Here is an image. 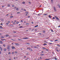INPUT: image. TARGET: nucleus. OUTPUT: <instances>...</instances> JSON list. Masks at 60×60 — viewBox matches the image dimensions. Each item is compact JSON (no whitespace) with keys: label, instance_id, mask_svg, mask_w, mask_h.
Instances as JSON below:
<instances>
[{"label":"nucleus","instance_id":"f257e3e1","mask_svg":"<svg viewBox=\"0 0 60 60\" xmlns=\"http://www.w3.org/2000/svg\"><path fill=\"white\" fill-rule=\"evenodd\" d=\"M55 18L56 19H57V20H59V19L57 17V16H55Z\"/></svg>","mask_w":60,"mask_h":60},{"label":"nucleus","instance_id":"f03ea898","mask_svg":"<svg viewBox=\"0 0 60 60\" xmlns=\"http://www.w3.org/2000/svg\"><path fill=\"white\" fill-rule=\"evenodd\" d=\"M54 9L55 11H56V8H55V7H54Z\"/></svg>","mask_w":60,"mask_h":60},{"label":"nucleus","instance_id":"7ed1b4c3","mask_svg":"<svg viewBox=\"0 0 60 60\" xmlns=\"http://www.w3.org/2000/svg\"><path fill=\"white\" fill-rule=\"evenodd\" d=\"M12 48V49H15V48L14 46H12L11 47Z\"/></svg>","mask_w":60,"mask_h":60},{"label":"nucleus","instance_id":"20e7f679","mask_svg":"<svg viewBox=\"0 0 60 60\" xmlns=\"http://www.w3.org/2000/svg\"><path fill=\"white\" fill-rule=\"evenodd\" d=\"M23 39H28V38L27 37L24 38H22Z\"/></svg>","mask_w":60,"mask_h":60},{"label":"nucleus","instance_id":"39448f33","mask_svg":"<svg viewBox=\"0 0 60 60\" xmlns=\"http://www.w3.org/2000/svg\"><path fill=\"white\" fill-rule=\"evenodd\" d=\"M10 47V46L7 47V49H8V50H10V47Z\"/></svg>","mask_w":60,"mask_h":60},{"label":"nucleus","instance_id":"423d86ee","mask_svg":"<svg viewBox=\"0 0 60 60\" xmlns=\"http://www.w3.org/2000/svg\"><path fill=\"white\" fill-rule=\"evenodd\" d=\"M40 55L41 56H44V54H42V53H41L40 54Z\"/></svg>","mask_w":60,"mask_h":60},{"label":"nucleus","instance_id":"0eeeda50","mask_svg":"<svg viewBox=\"0 0 60 60\" xmlns=\"http://www.w3.org/2000/svg\"><path fill=\"white\" fill-rule=\"evenodd\" d=\"M29 50H30V51H33V50H32V49H31L30 48L29 49Z\"/></svg>","mask_w":60,"mask_h":60},{"label":"nucleus","instance_id":"6e6552de","mask_svg":"<svg viewBox=\"0 0 60 60\" xmlns=\"http://www.w3.org/2000/svg\"><path fill=\"white\" fill-rule=\"evenodd\" d=\"M4 51H6V49H4Z\"/></svg>","mask_w":60,"mask_h":60},{"label":"nucleus","instance_id":"1a4fd4ad","mask_svg":"<svg viewBox=\"0 0 60 60\" xmlns=\"http://www.w3.org/2000/svg\"><path fill=\"white\" fill-rule=\"evenodd\" d=\"M0 43L1 44H3V42L2 41H0Z\"/></svg>","mask_w":60,"mask_h":60},{"label":"nucleus","instance_id":"9d476101","mask_svg":"<svg viewBox=\"0 0 60 60\" xmlns=\"http://www.w3.org/2000/svg\"><path fill=\"white\" fill-rule=\"evenodd\" d=\"M26 26H28L29 25V23H26Z\"/></svg>","mask_w":60,"mask_h":60},{"label":"nucleus","instance_id":"9b49d317","mask_svg":"<svg viewBox=\"0 0 60 60\" xmlns=\"http://www.w3.org/2000/svg\"><path fill=\"white\" fill-rule=\"evenodd\" d=\"M0 29H2V28H3L2 26H0Z\"/></svg>","mask_w":60,"mask_h":60},{"label":"nucleus","instance_id":"f8f14e48","mask_svg":"<svg viewBox=\"0 0 60 60\" xmlns=\"http://www.w3.org/2000/svg\"><path fill=\"white\" fill-rule=\"evenodd\" d=\"M5 36L6 37H8V36H9V35H5Z\"/></svg>","mask_w":60,"mask_h":60},{"label":"nucleus","instance_id":"ddd939ff","mask_svg":"<svg viewBox=\"0 0 60 60\" xmlns=\"http://www.w3.org/2000/svg\"><path fill=\"white\" fill-rule=\"evenodd\" d=\"M8 7H10V5L8 4L7 5Z\"/></svg>","mask_w":60,"mask_h":60},{"label":"nucleus","instance_id":"4468645a","mask_svg":"<svg viewBox=\"0 0 60 60\" xmlns=\"http://www.w3.org/2000/svg\"><path fill=\"white\" fill-rule=\"evenodd\" d=\"M57 46H59V47H60V45L59 44H57Z\"/></svg>","mask_w":60,"mask_h":60},{"label":"nucleus","instance_id":"2eb2a0df","mask_svg":"<svg viewBox=\"0 0 60 60\" xmlns=\"http://www.w3.org/2000/svg\"><path fill=\"white\" fill-rule=\"evenodd\" d=\"M56 50V51H57V52H58V51H59V50H58L57 49H56V50Z\"/></svg>","mask_w":60,"mask_h":60},{"label":"nucleus","instance_id":"dca6fc26","mask_svg":"<svg viewBox=\"0 0 60 60\" xmlns=\"http://www.w3.org/2000/svg\"><path fill=\"white\" fill-rule=\"evenodd\" d=\"M13 16H10V18H13Z\"/></svg>","mask_w":60,"mask_h":60},{"label":"nucleus","instance_id":"f3484780","mask_svg":"<svg viewBox=\"0 0 60 60\" xmlns=\"http://www.w3.org/2000/svg\"><path fill=\"white\" fill-rule=\"evenodd\" d=\"M41 15V14H39L38 15V16H40Z\"/></svg>","mask_w":60,"mask_h":60},{"label":"nucleus","instance_id":"a211bd4d","mask_svg":"<svg viewBox=\"0 0 60 60\" xmlns=\"http://www.w3.org/2000/svg\"><path fill=\"white\" fill-rule=\"evenodd\" d=\"M48 17H49L50 18H51V16H50V15H49L48 16Z\"/></svg>","mask_w":60,"mask_h":60},{"label":"nucleus","instance_id":"6ab92c4d","mask_svg":"<svg viewBox=\"0 0 60 60\" xmlns=\"http://www.w3.org/2000/svg\"><path fill=\"white\" fill-rule=\"evenodd\" d=\"M13 26V25L12 24H11V25H10V26H11V27Z\"/></svg>","mask_w":60,"mask_h":60},{"label":"nucleus","instance_id":"aec40b11","mask_svg":"<svg viewBox=\"0 0 60 60\" xmlns=\"http://www.w3.org/2000/svg\"><path fill=\"white\" fill-rule=\"evenodd\" d=\"M49 44H50V45H51V44H52V43H51L49 42Z\"/></svg>","mask_w":60,"mask_h":60},{"label":"nucleus","instance_id":"412c9836","mask_svg":"<svg viewBox=\"0 0 60 60\" xmlns=\"http://www.w3.org/2000/svg\"><path fill=\"white\" fill-rule=\"evenodd\" d=\"M34 48H37V47L36 46H34Z\"/></svg>","mask_w":60,"mask_h":60},{"label":"nucleus","instance_id":"4be33fe9","mask_svg":"<svg viewBox=\"0 0 60 60\" xmlns=\"http://www.w3.org/2000/svg\"><path fill=\"white\" fill-rule=\"evenodd\" d=\"M12 7H14V5H12Z\"/></svg>","mask_w":60,"mask_h":60},{"label":"nucleus","instance_id":"5701e85b","mask_svg":"<svg viewBox=\"0 0 60 60\" xmlns=\"http://www.w3.org/2000/svg\"><path fill=\"white\" fill-rule=\"evenodd\" d=\"M19 23V22H16V24H18Z\"/></svg>","mask_w":60,"mask_h":60},{"label":"nucleus","instance_id":"b1692460","mask_svg":"<svg viewBox=\"0 0 60 60\" xmlns=\"http://www.w3.org/2000/svg\"><path fill=\"white\" fill-rule=\"evenodd\" d=\"M47 14H44L43 15H47Z\"/></svg>","mask_w":60,"mask_h":60},{"label":"nucleus","instance_id":"393cba45","mask_svg":"<svg viewBox=\"0 0 60 60\" xmlns=\"http://www.w3.org/2000/svg\"><path fill=\"white\" fill-rule=\"evenodd\" d=\"M26 14H28V12H26Z\"/></svg>","mask_w":60,"mask_h":60},{"label":"nucleus","instance_id":"a878e982","mask_svg":"<svg viewBox=\"0 0 60 60\" xmlns=\"http://www.w3.org/2000/svg\"><path fill=\"white\" fill-rule=\"evenodd\" d=\"M22 4H25V2L24 1H23L22 2Z\"/></svg>","mask_w":60,"mask_h":60},{"label":"nucleus","instance_id":"bb28decb","mask_svg":"<svg viewBox=\"0 0 60 60\" xmlns=\"http://www.w3.org/2000/svg\"><path fill=\"white\" fill-rule=\"evenodd\" d=\"M37 26H38V25H36L35 26V27H37Z\"/></svg>","mask_w":60,"mask_h":60},{"label":"nucleus","instance_id":"cd10ccee","mask_svg":"<svg viewBox=\"0 0 60 60\" xmlns=\"http://www.w3.org/2000/svg\"><path fill=\"white\" fill-rule=\"evenodd\" d=\"M6 25H8L9 23H7L6 24Z\"/></svg>","mask_w":60,"mask_h":60},{"label":"nucleus","instance_id":"c85d7f7f","mask_svg":"<svg viewBox=\"0 0 60 60\" xmlns=\"http://www.w3.org/2000/svg\"><path fill=\"white\" fill-rule=\"evenodd\" d=\"M11 54V53L10 52H9L8 53V54Z\"/></svg>","mask_w":60,"mask_h":60},{"label":"nucleus","instance_id":"c756f323","mask_svg":"<svg viewBox=\"0 0 60 60\" xmlns=\"http://www.w3.org/2000/svg\"><path fill=\"white\" fill-rule=\"evenodd\" d=\"M13 24L14 25H15V24H16V23H15V22H13Z\"/></svg>","mask_w":60,"mask_h":60},{"label":"nucleus","instance_id":"7c9ffc66","mask_svg":"<svg viewBox=\"0 0 60 60\" xmlns=\"http://www.w3.org/2000/svg\"><path fill=\"white\" fill-rule=\"evenodd\" d=\"M45 60H49V59H45Z\"/></svg>","mask_w":60,"mask_h":60},{"label":"nucleus","instance_id":"2f4dec72","mask_svg":"<svg viewBox=\"0 0 60 60\" xmlns=\"http://www.w3.org/2000/svg\"><path fill=\"white\" fill-rule=\"evenodd\" d=\"M0 49L1 51H2V50H3V49L2 48H0Z\"/></svg>","mask_w":60,"mask_h":60},{"label":"nucleus","instance_id":"473e14b6","mask_svg":"<svg viewBox=\"0 0 60 60\" xmlns=\"http://www.w3.org/2000/svg\"><path fill=\"white\" fill-rule=\"evenodd\" d=\"M1 38H4V37L3 36H2L1 37Z\"/></svg>","mask_w":60,"mask_h":60},{"label":"nucleus","instance_id":"72a5a7b5","mask_svg":"<svg viewBox=\"0 0 60 60\" xmlns=\"http://www.w3.org/2000/svg\"><path fill=\"white\" fill-rule=\"evenodd\" d=\"M17 14H19V13H20V12H17Z\"/></svg>","mask_w":60,"mask_h":60},{"label":"nucleus","instance_id":"f704fd0d","mask_svg":"<svg viewBox=\"0 0 60 60\" xmlns=\"http://www.w3.org/2000/svg\"><path fill=\"white\" fill-rule=\"evenodd\" d=\"M43 33H45V30H43Z\"/></svg>","mask_w":60,"mask_h":60},{"label":"nucleus","instance_id":"c9c22d12","mask_svg":"<svg viewBox=\"0 0 60 60\" xmlns=\"http://www.w3.org/2000/svg\"><path fill=\"white\" fill-rule=\"evenodd\" d=\"M27 44L28 45H30V44L29 43H28Z\"/></svg>","mask_w":60,"mask_h":60},{"label":"nucleus","instance_id":"e433bc0d","mask_svg":"<svg viewBox=\"0 0 60 60\" xmlns=\"http://www.w3.org/2000/svg\"><path fill=\"white\" fill-rule=\"evenodd\" d=\"M44 45H47V44H46V43H44Z\"/></svg>","mask_w":60,"mask_h":60},{"label":"nucleus","instance_id":"4c0bfd02","mask_svg":"<svg viewBox=\"0 0 60 60\" xmlns=\"http://www.w3.org/2000/svg\"><path fill=\"white\" fill-rule=\"evenodd\" d=\"M58 5V6L60 8V5Z\"/></svg>","mask_w":60,"mask_h":60},{"label":"nucleus","instance_id":"58836bf2","mask_svg":"<svg viewBox=\"0 0 60 60\" xmlns=\"http://www.w3.org/2000/svg\"><path fill=\"white\" fill-rule=\"evenodd\" d=\"M52 19H55V17H53V18H52Z\"/></svg>","mask_w":60,"mask_h":60},{"label":"nucleus","instance_id":"ea45409f","mask_svg":"<svg viewBox=\"0 0 60 60\" xmlns=\"http://www.w3.org/2000/svg\"><path fill=\"white\" fill-rule=\"evenodd\" d=\"M58 40H55L54 41H58Z\"/></svg>","mask_w":60,"mask_h":60},{"label":"nucleus","instance_id":"a19ab883","mask_svg":"<svg viewBox=\"0 0 60 60\" xmlns=\"http://www.w3.org/2000/svg\"><path fill=\"white\" fill-rule=\"evenodd\" d=\"M8 23H10V21H9L8 22Z\"/></svg>","mask_w":60,"mask_h":60},{"label":"nucleus","instance_id":"79ce46f5","mask_svg":"<svg viewBox=\"0 0 60 60\" xmlns=\"http://www.w3.org/2000/svg\"><path fill=\"white\" fill-rule=\"evenodd\" d=\"M16 10H19V8H17L16 9Z\"/></svg>","mask_w":60,"mask_h":60},{"label":"nucleus","instance_id":"37998d69","mask_svg":"<svg viewBox=\"0 0 60 60\" xmlns=\"http://www.w3.org/2000/svg\"><path fill=\"white\" fill-rule=\"evenodd\" d=\"M43 49H46V48L44 47H43L42 48Z\"/></svg>","mask_w":60,"mask_h":60},{"label":"nucleus","instance_id":"c03bdc74","mask_svg":"<svg viewBox=\"0 0 60 60\" xmlns=\"http://www.w3.org/2000/svg\"><path fill=\"white\" fill-rule=\"evenodd\" d=\"M19 27V28H21L22 27H23V26H21L20 27Z\"/></svg>","mask_w":60,"mask_h":60},{"label":"nucleus","instance_id":"a18cd8bd","mask_svg":"<svg viewBox=\"0 0 60 60\" xmlns=\"http://www.w3.org/2000/svg\"><path fill=\"white\" fill-rule=\"evenodd\" d=\"M1 41H4V39H1Z\"/></svg>","mask_w":60,"mask_h":60},{"label":"nucleus","instance_id":"49530a36","mask_svg":"<svg viewBox=\"0 0 60 60\" xmlns=\"http://www.w3.org/2000/svg\"><path fill=\"white\" fill-rule=\"evenodd\" d=\"M15 45H18V43H16L15 44Z\"/></svg>","mask_w":60,"mask_h":60},{"label":"nucleus","instance_id":"de8ad7c7","mask_svg":"<svg viewBox=\"0 0 60 60\" xmlns=\"http://www.w3.org/2000/svg\"><path fill=\"white\" fill-rule=\"evenodd\" d=\"M3 45L4 47H5V45L4 44Z\"/></svg>","mask_w":60,"mask_h":60},{"label":"nucleus","instance_id":"09e8293b","mask_svg":"<svg viewBox=\"0 0 60 60\" xmlns=\"http://www.w3.org/2000/svg\"><path fill=\"white\" fill-rule=\"evenodd\" d=\"M30 49V48L29 47V48H27V49Z\"/></svg>","mask_w":60,"mask_h":60},{"label":"nucleus","instance_id":"8fccbe9b","mask_svg":"<svg viewBox=\"0 0 60 60\" xmlns=\"http://www.w3.org/2000/svg\"><path fill=\"white\" fill-rule=\"evenodd\" d=\"M23 10H24V11H26V10H25V9H23Z\"/></svg>","mask_w":60,"mask_h":60},{"label":"nucleus","instance_id":"3c124183","mask_svg":"<svg viewBox=\"0 0 60 60\" xmlns=\"http://www.w3.org/2000/svg\"><path fill=\"white\" fill-rule=\"evenodd\" d=\"M41 52V53H43V51H42Z\"/></svg>","mask_w":60,"mask_h":60},{"label":"nucleus","instance_id":"603ef678","mask_svg":"<svg viewBox=\"0 0 60 60\" xmlns=\"http://www.w3.org/2000/svg\"><path fill=\"white\" fill-rule=\"evenodd\" d=\"M51 31H52V32H53V30L51 29Z\"/></svg>","mask_w":60,"mask_h":60},{"label":"nucleus","instance_id":"864d4df0","mask_svg":"<svg viewBox=\"0 0 60 60\" xmlns=\"http://www.w3.org/2000/svg\"><path fill=\"white\" fill-rule=\"evenodd\" d=\"M31 23H32V24H34V22H31Z\"/></svg>","mask_w":60,"mask_h":60},{"label":"nucleus","instance_id":"5fc2aeb1","mask_svg":"<svg viewBox=\"0 0 60 60\" xmlns=\"http://www.w3.org/2000/svg\"><path fill=\"white\" fill-rule=\"evenodd\" d=\"M14 8H15V9H16V8H17V7H15Z\"/></svg>","mask_w":60,"mask_h":60},{"label":"nucleus","instance_id":"6e6d98bb","mask_svg":"<svg viewBox=\"0 0 60 60\" xmlns=\"http://www.w3.org/2000/svg\"><path fill=\"white\" fill-rule=\"evenodd\" d=\"M9 15V14L7 15H6V16H8Z\"/></svg>","mask_w":60,"mask_h":60},{"label":"nucleus","instance_id":"4d7b16f0","mask_svg":"<svg viewBox=\"0 0 60 60\" xmlns=\"http://www.w3.org/2000/svg\"><path fill=\"white\" fill-rule=\"evenodd\" d=\"M14 52H12V54H14Z\"/></svg>","mask_w":60,"mask_h":60},{"label":"nucleus","instance_id":"13d9d810","mask_svg":"<svg viewBox=\"0 0 60 60\" xmlns=\"http://www.w3.org/2000/svg\"><path fill=\"white\" fill-rule=\"evenodd\" d=\"M14 33H16V32L15 31H14Z\"/></svg>","mask_w":60,"mask_h":60},{"label":"nucleus","instance_id":"bf43d9fd","mask_svg":"<svg viewBox=\"0 0 60 60\" xmlns=\"http://www.w3.org/2000/svg\"><path fill=\"white\" fill-rule=\"evenodd\" d=\"M21 22H23V20H21Z\"/></svg>","mask_w":60,"mask_h":60},{"label":"nucleus","instance_id":"052dcab7","mask_svg":"<svg viewBox=\"0 0 60 60\" xmlns=\"http://www.w3.org/2000/svg\"><path fill=\"white\" fill-rule=\"evenodd\" d=\"M15 53H17V52H15Z\"/></svg>","mask_w":60,"mask_h":60},{"label":"nucleus","instance_id":"680f3d73","mask_svg":"<svg viewBox=\"0 0 60 60\" xmlns=\"http://www.w3.org/2000/svg\"><path fill=\"white\" fill-rule=\"evenodd\" d=\"M29 4H31V2H29Z\"/></svg>","mask_w":60,"mask_h":60},{"label":"nucleus","instance_id":"e2e57ef3","mask_svg":"<svg viewBox=\"0 0 60 60\" xmlns=\"http://www.w3.org/2000/svg\"><path fill=\"white\" fill-rule=\"evenodd\" d=\"M40 59H42V58H41V57H40Z\"/></svg>","mask_w":60,"mask_h":60},{"label":"nucleus","instance_id":"0e129e2a","mask_svg":"<svg viewBox=\"0 0 60 60\" xmlns=\"http://www.w3.org/2000/svg\"><path fill=\"white\" fill-rule=\"evenodd\" d=\"M51 2H53V0H51Z\"/></svg>","mask_w":60,"mask_h":60},{"label":"nucleus","instance_id":"69168bd1","mask_svg":"<svg viewBox=\"0 0 60 60\" xmlns=\"http://www.w3.org/2000/svg\"><path fill=\"white\" fill-rule=\"evenodd\" d=\"M58 27H60V26L59 25L58 26Z\"/></svg>","mask_w":60,"mask_h":60},{"label":"nucleus","instance_id":"338daca9","mask_svg":"<svg viewBox=\"0 0 60 60\" xmlns=\"http://www.w3.org/2000/svg\"><path fill=\"white\" fill-rule=\"evenodd\" d=\"M26 55H28V53H26Z\"/></svg>","mask_w":60,"mask_h":60},{"label":"nucleus","instance_id":"774afa93","mask_svg":"<svg viewBox=\"0 0 60 60\" xmlns=\"http://www.w3.org/2000/svg\"><path fill=\"white\" fill-rule=\"evenodd\" d=\"M9 60H11V59H9Z\"/></svg>","mask_w":60,"mask_h":60}]
</instances>
